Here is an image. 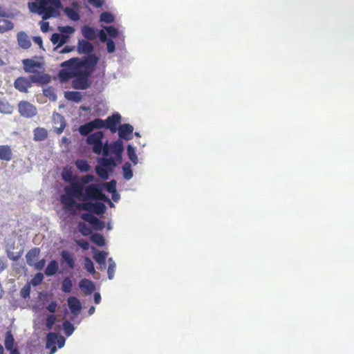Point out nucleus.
Instances as JSON below:
<instances>
[{
  "label": "nucleus",
  "instance_id": "1",
  "mask_svg": "<svg viewBox=\"0 0 354 354\" xmlns=\"http://www.w3.org/2000/svg\"><path fill=\"white\" fill-rule=\"evenodd\" d=\"M62 176L65 182L70 183V185L64 187L65 194L60 196V201L66 209H73L75 198L80 201L107 200V196L102 192L99 185L90 183L95 179L93 175L73 176L71 171L68 170L63 171Z\"/></svg>",
  "mask_w": 354,
  "mask_h": 354
},
{
  "label": "nucleus",
  "instance_id": "2",
  "mask_svg": "<svg viewBox=\"0 0 354 354\" xmlns=\"http://www.w3.org/2000/svg\"><path fill=\"white\" fill-rule=\"evenodd\" d=\"M99 58L90 55L82 58L73 57L61 64L62 68L58 73L61 82L74 78L72 86L75 89L84 90L90 87L89 77L95 71Z\"/></svg>",
  "mask_w": 354,
  "mask_h": 354
},
{
  "label": "nucleus",
  "instance_id": "3",
  "mask_svg": "<svg viewBox=\"0 0 354 354\" xmlns=\"http://www.w3.org/2000/svg\"><path fill=\"white\" fill-rule=\"evenodd\" d=\"M28 7L31 12L38 14L46 20L59 15L62 3L60 0H35L28 2Z\"/></svg>",
  "mask_w": 354,
  "mask_h": 354
},
{
  "label": "nucleus",
  "instance_id": "4",
  "mask_svg": "<svg viewBox=\"0 0 354 354\" xmlns=\"http://www.w3.org/2000/svg\"><path fill=\"white\" fill-rule=\"evenodd\" d=\"M22 63L25 72L32 73L30 75V80L33 83L44 84L49 82V75L39 71V69L41 70L42 68L41 64L39 62L31 59H24L22 60Z\"/></svg>",
  "mask_w": 354,
  "mask_h": 354
},
{
  "label": "nucleus",
  "instance_id": "5",
  "mask_svg": "<svg viewBox=\"0 0 354 354\" xmlns=\"http://www.w3.org/2000/svg\"><path fill=\"white\" fill-rule=\"evenodd\" d=\"M100 200H88L86 201H82L81 203H77L74 204V207H75L78 210H85L88 212L94 213L97 215H102L106 211V206L104 203L99 202ZM102 201V200H100ZM106 201H109L110 204L112 205V203L109 200Z\"/></svg>",
  "mask_w": 354,
  "mask_h": 354
},
{
  "label": "nucleus",
  "instance_id": "6",
  "mask_svg": "<svg viewBox=\"0 0 354 354\" xmlns=\"http://www.w3.org/2000/svg\"><path fill=\"white\" fill-rule=\"evenodd\" d=\"M18 109L20 115L25 118H32L37 114L36 107L27 101H21Z\"/></svg>",
  "mask_w": 354,
  "mask_h": 354
},
{
  "label": "nucleus",
  "instance_id": "7",
  "mask_svg": "<svg viewBox=\"0 0 354 354\" xmlns=\"http://www.w3.org/2000/svg\"><path fill=\"white\" fill-rule=\"evenodd\" d=\"M121 115L118 113H113L109 116L105 120V128L110 130L113 133H115L121 123Z\"/></svg>",
  "mask_w": 354,
  "mask_h": 354
},
{
  "label": "nucleus",
  "instance_id": "8",
  "mask_svg": "<svg viewBox=\"0 0 354 354\" xmlns=\"http://www.w3.org/2000/svg\"><path fill=\"white\" fill-rule=\"evenodd\" d=\"M108 148L109 154L111 153L115 154V160H117L119 163H121L122 155L124 150L122 140L119 139L111 144H108Z\"/></svg>",
  "mask_w": 354,
  "mask_h": 354
},
{
  "label": "nucleus",
  "instance_id": "9",
  "mask_svg": "<svg viewBox=\"0 0 354 354\" xmlns=\"http://www.w3.org/2000/svg\"><path fill=\"white\" fill-rule=\"evenodd\" d=\"M81 218L84 221L89 223L96 230H102L104 227V223L103 221H100L96 216L90 213L82 214Z\"/></svg>",
  "mask_w": 354,
  "mask_h": 354
},
{
  "label": "nucleus",
  "instance_id": "10",
  "mask_svg": "<svg viewBox=\"0 0 354 354\" xmlns=\"http://www.w3.org/2000/svg\"><path fill=\"white\" fill-rule=\"evenodd\" d=\"M32 83L33 82L30 80V78L28 79L24 77H19L15 80L14 86L17 90L21 93H27L28 89L32 86Z\"/></svg>",
  "mask_w": 354,
  "mask_h": 354
},
{
  "label": "nucleus",
  "instance_id": "11",
  "mask_svg": "<svg viewBox=\"0 0 354 354\" xmlns=\"http://www.w3.org/2000/svg\"><path fill=\"white\" fill-rule=\"evenodd\" d=\"M118 131L120 140H129L132 138L131 135L133 131V127L129 124H123L120 125Z\"/></svg>",
  "mask_w": 354,
  "mask_h": 354
},
{
  "label": "nucleus",
  "instance_id": "12",
  "mask_svg": "<svg viewBox=\"0 0 354 354\" xmlns=\"http://www.w3.org/2000/svg\"><path fill=\"white\" fill-rule=\"evenodd\" d=\"M77 51L79 54H86L87 56L92 55L93 51V44L84 39H80L77 46Z\"/></svg>",
  "mask_w": 354,
  "mask_h": 354
},
{
  "label": "nucleus",
  "instance_id": "13",
  "mask_svg": "<svg viewBox=\"0 0 354 354\" xmlns=\"http://www.w3.org/2000/svg\"><path fill=\"white\" fill-rule=\"evenodd\" d=\"M39 254L40 249L39 248H33L30 249L26 254L28 265L32 267L38 260Z\"/></svg>",
  "mask_w": 354,
  "mask_h": 354
},
{
  "label": "nucleus",
  "instance_id": "14",
  "mask_svg": "<svg viewBox=\"0 0 354 354\" xmlns=\"http://www.w3.org/2000/svg\"><path fill=\"white\" fill-rule=\"evenodd\" d=\"M68 304L71 313L75 315H77L82 309L81 304L75 297H70L68 299Z\"/></svg>",
  "mask_w": 354,
  "mask_h": 354
},
{
  "label": "nucleus",
  "instance_id": "15",
  "mask_svg": "<svg viewBox=\"0 0 354 354\" xmlns=\"http://www.w3.org/2000/svg\"><path fill=\"white\" fill-rule=\"evenodd\" d=\"M17 41L20 47L28 49L31 46V41L26 32L21 31L17 33Z\"/></svg>",
  "mask_w": 354,
  "mask_h": 354
},
{
  "label": "nucleus",
  "instance_id": "16",
  "mask_svg": "<svg viewBox=\"0 0 354 354\" xmlns=\"http://www.w3.org/2000/svg\"><path fill=\"white\" fill-rule=\"evenodd\" d=\"M66 262L70 269L75 268V259L72 254L67 250L61 252V263Z\"/></svg>",
  "mask_w": 354,
  "mask_h": 354
},
{
  "label": "nucleus",
  "instance_id": "17",
  "mask_svg": "<svg viewBox=\"0 0 354 354\" xmlns=\"http://www.w3.org/2000/svg\"><path fill=\"white\" fill-rule=\"evenodd\" d=\"M58 339V334L55 333H49L46 336V348H50V353L56 351L55 344Z\"/></svg>",
  "mask_w": 354,
  "mask_h": 354
},
{
  "label": "nucleus",
  "instance_id": "18",
  "mask_svg": "<svg viewBox=\"0 0 354 354\" xmlns=\"http://www.w3.org/2000/svg\"><path fill=\"white\" fill-rule=\"evenodd\" d=\"M93 145V151L96 154L103 153L104 156H109L108 142L103 145L102 141L95 143Z\"/></svg>",
  "mask_w": 354,
  "mask_h": 354
},
{
  "label": "nucleus",
  "instance_id": "19",
  "mask_svg": "<svg viewBox=\"0 0 354 354\" xmlns=\"http://www.w3.org/2000/svg\"><path fill=\"white\" fill-rule=\"evenodd\" d=\"M80 288L84 290L87 294H91L95 290V285L89 279H82L79 283Z\"/></svg>",
  "mask_w": 354,
  "mask_h": 354
},
{
  "label": "nucleus",
  "instance_id": "20",
  "mask_svg": "<svg viewBox=\"0 0 354 354\" xmlns=\"http://www.w3.org/2000/svg\"><path fill=\"white\" fill-rule=\"evenodd\" d=\"M12 152L8 145H0V159L9 161L12 159Z\"/></svg>",
  "mask_w": 354,
  "mask_h": 354
},
{
  "label": "nucleus",
  "instance_id": "21",
  "mask_svg": "<svg viewBox=\"0 0 354 354\" xmlns=\"http://www.w3.org/2000/svg\"><path fill=\"white\" fill-rule=\"evenodd\" d=\"M34 140L35 141H43L48 136V131L44 128L37 127L33 131Z\"/></svg>",
  "mask_w": 354,
  "mask_h": 354
},
{
  "label": "nucleus",
  "instance_id": "22",
  "mask_svg": "<svg viewBox=\"0 0 354 354\" xmlns=\"http://www.w3.org/2000/svg\"><path fill=\"white\" fill-rule=\"evenodd\" d=\"M82 35L89 40H93L97 37L96 32L94 28L88 26H84L82 28Z\"/></svg>",
  "mask_w": 354,
  "mask_h": 354
},
{
  "label": "nucleus",
  "instance_id": "23",
  "mask_svg": "<svg viewBox=\"0 0 354 354\" xmlns=\"http://www.w3.org/2000/svg\"><path fill=\"white\" fill-rule=\"evenodd\" d=\"M59 268L58 263L56 260H52L50 261L46 270H45V274L47 276H53L55 275Z\"/></svg>",
  "mask_w": 354,
  "mask_h": 354
},
{
  "label": "nucleus",
  "instance_id": "24",
  "mask_svg": "<svg viewBox=\"0 0 354 354\" xmlns=\"http://www.w3.org/2000/svg\"><path fill=\"white\" fill-rule=\"evenodd\" d=\"M104 137V133L102 131H97L87 137V143L92 145L95 143H97L102 141Z\"/></svg>",
  "mask_w": 354,
  "mask_h": 354
},
{
  "label": "nucleus",
  "instance_id": "25",
  "mask_svg": "<svg viewBox=\"0 0 354 354\" xmlns=\"http://www.w3.org/2000/svg\"><path fill=\"white\" fill-rule=\"evenodd\" d=\"M66 36L59 33H53L51 36L50 40L53 44H57V46H61L66 41Z\"/></svg>",
  "mask_w": 354,
  "mask_h": 354
},
{
  "label": "nucleus",
  "instance_id": "26",
  "mask_svg": "<svg viewBox=\"0 0 354 354\" xmlns=\"http://www.w3.org/2000/svg\"><path fill=\"white\" fill-rule=\"evenodd\" d=\"M65 97L75 102H79L82 100V95L78 91H66L65 92Z\"/></svg>",
  "mask_w": 354,
  "mask_h": 354
},
{
  "label": "nucleus",
  "instance_id": "27",
  "mask_svg": "<svg viewBox=\"0 0 354 354\" xmlns=\"http://www.w3.org/2000/svg\"><path fill=\"white\" fill-rule=\"evenodd\" d=\"M75 166L82 172H87L91 169V166L86 160L78 159L75 161Z\"/></svg>",
  "mask_w": 354,
  "mask_h": 354
},
{
  "label": "nucleus",
  "instance_id": "28",
  "mask_svg": "<svg viewBox=\"0 0 354 354\" xmlns=\"http://www.w3.org/2000/svg\"><path fill=\"white\" fill-rule=\"evenodd\" d=\"M14 28L13 23L8 19L0 20V33L11 30Z\"/></svg>",
  "mask_w": 354,
  "mask_h": 354
},
{
  "label": "nucleus",
  "instance_id": "29",
  "mask_svg": "<svg viewBox=\"0 0 354 354\" xmlns=\"http://www.w3.org/2000/svg\"><path fill=\"white\" fill-rule=\"evenodd\" d=\"M127 153L128 158L131 160V161L134 165H136L138 162V156L136 153V150H135L134 147H133L131 145H129L127 146Z\"/></svg>",
  "mask_w": 354,
  "mask_h": 354
},
{
  "label": "nucleus",
  "instance_id": "30",
  "mask_svg": "<svg viewBox=\"0 0 354 354\" xmlns=\"http://www.w3.org/2000/svg\"><path fill=\"white\" fill-rule=\"evenodd\" d=\"M15 344V339L13 335L10 332L6 333V338H5V347L8 351L13 350V346Z\"/></svg>",
  "mask_w": 354,
  "mask_h": 354
},
{
  "label": "nucleus",
  "instance_id": "31",
  "mask_svg": "<svg viewBox=\"0 0 354 354\" xmlns=\"http://www.w3.org/2000/svg\"><path fill=\"white\" fill-rule=\"evenodd\" d=\"M91 241L98 246H104L105 245V239L100 234H93L91 236Z\"/></svg>",
  "mask_w": 354,
  "mask_h": 354
},
{
  "label": "nucleus",
  "instance_id": "32",
  "mask_svg": "<svg viewBox=\"0 0 354 354\" xmlns=\"http://www.w3.org/2000/svg\"><path fill=\"white\" fill-rule=\"evenodd\" d=\"M73 283L69 277H65L62 283V290L64 292L68 293L71 291Z\"/></svg>",
  "mask_w": 354,
  "mask_h": 354
},
{
  "label": "nucleus",
  "instance_id": "33",
  "mask_svg": "<svg viewBox=\"0 0 354 354\" xmlns=\"http://www.w3.org/2000/svg\"><path fill=\"white\" fill-rule=\"evenodd\" d=\"M106 255H107L106 252H105L104 251H97L94 254L93 257H94V259L95 260V261L97 263H98L99 264L105 265Z\"/></svg>",
  "mask_w": 354,
  "mask_h": 354
},
{
  "label": "nucleus",
  "instance_id": "34",
  "mask_svg": "<svg viewBox=\"0 0 354 354\" xmlns=\"http://www.w3.org/2000/svg\"><path fill=\"white\" fill-rule=\"evenodd\" d=\"M95 172L100 178L104 180H106L109 178L108 170L103 166H96Z\"/></svg>",
  "mask_w": 354,
  "mask_h": 354
},
{
  "label": "nucleus",
  "instance_id": "35",
  "mask_svg": "<svg viewBox=\"0 0 354 354\" xmlns=\"http://www.w3.org/2000/svg\"><path fill=\"white\" fill-rule=\"evenodd\" d=\"M115 158L114 159L113 157L110 158H101L100 162L103 167H115L116 166Z\"/></svg>",
  "mask_w": 354,
  "mask_h": 354
},
{
  "label": "nucleus",
  "instance_id": "36",
  "mask_svg": "<svg viewBox=\"0 0 354 354\" xmlns=\"http://www.w3.org/2000/svg\"><path fill=\"white\" fill-rule=\"evenodd\" d=\"M93 131V129L89 122L83 125H81L79 128L80 134L84 136L88 135Z\"/></svg>",
  "mask_w": 354,
  "mask_h": 354
},
{
  "label": "nucleus",
  "instance_id": "37",
  "mask_svg": "<svg viewBox=\"0 0 354 354\" xmlns=\"http://www.w3.org/2000/svg\"><path fill=\"white\" fill-rule=\"evenodd\" d=\"M63 328H64V333L67 337L71 336L75 330V328H74L73 324H71L68 320H66L65 322H64Z\"/></svg>",
  "mask_w": 354,
  "mask_h": 354
},
{
  "label": "nucleus",
  "instance_id": "38",
  "mask_svg": "<svg viewBox=\"0 0 354 354\" xmlns=\"http://www.w3.org/2000/svg\"><path fill=\"white\" fill-rule=\"evenodd\" d=\"M84 268L91 274L95 272L93 263L88 257L84 258Z\"/></svg>",
  "mask_w": 354,
  "mask_h": 354
},
{
  "label": "nucleus",
  "instance_id": "39",
  "mask_svg": "<svg viewBox=\"0 0 354 354\" xmlns=\"http://www.w3.org/2000/svg\"><path fill=\"white\" fill-rule=\"evenodd\" d=\"M79 232L84 236H88L91 234V229L84 223L80 222L77 225Z\"/></svg>",
  "mask_w": 354,
  "mask_h": 354
},
{
  "label": "nucleus",
  "instance_id": "40",
  "mask_svg": "<svg viewBox=\"0 0 354 354\" xmlns=\"http://www.w3.org/2000/svg\"><path fill=\"white\" fill-rule=\"evenodd\" d=\"M116 265L111 258L109 259V267L107 270L108 277L109 279H113L115 270Z\"/></svg>",
  "mask_w": 354,
  "mask_h": 354
},
{
  "label": "nucleus",
  "instance_id": "41",
  "mask_svg": "<svg viewBox=\"0 0 354 354\" xmlns=\"http://www.w3.org/2000/svg\"><path fill=\"white\" fill-rule=\"evenodd\" d=\"M123 169V176L126 180H129L133 177V171L131 169V165L129 163H125L122 167Z\"/></svg>",
  "mask_w": 354,
  "mask_h": 354
},
{
  "label": "nucleus",
  "instance_id": "42",
  "mask_svg": "<svg viewBox=\"0 0 354 354\" xmlns=\"http://www.w3.org/2000/svg\"><path fill=\"white\" fill-rule=\"evenodd\" d=\"M65 12L66 15L73 21H78L80 19V15L73 8H66L65 9Z\"/></svg>",
  "mask_w": 354,
  "mask_h": 354
},
{
  "label": "nucleus",
  "instance_id": "43",
  "mask_svg": "<svg viewBox=\"0 0 354 354\" xmlns=\"http://www.w3.org/2000/svg\"><path fill=\"white\" fill-rule=\"evenodd\" d=\"M93 129L105 128V122L101 118H96L89 122Z\"/></svg>",
  "mask_w": 354,
  "mask_h": 354
},
{
  "label": "nucleus",
  "instance_id": "44",
  "mask_svg": "<svg viewBox=\"0 0 354 354\" xmlns=\"http://www.w3.org/2000/svg\"><path fill=\"white\" fill-rule=\"evenodd\" d=\"M100 21L106 23H111L114 20L113 16L107 12H104L100 15Z\"/></svg>",
  "mask_w": 354,
  "mask_h": 354
},
{
  "label": "nucleus",
  "instance_id": "45",
  "mask_svg": "<svg viewBox=\"0 0 354 354\" xmlns=\"http://www.w3.org/2000/svg\"><path fill=\"white\" fill-rule=\"evenodd\" d=\"M44 279V275L42 273H37L31 280V284L34 286L39 285Z\"/></svg>",
  "mask_w": 354,
  "mask_h": 354
},
{
  "label": "nucleus",
  "instance_id": "46",
  "mask_svg": "<svg viewBox=\"0 0 354 354\" xmlns=\"http://www.w3.org/2000/svg\"><path fill=\"white\" fill-rule=\"evenodd\" d=\"M104 186L109 192L112 194H115L116 192V182L115 180H112L109 183H105Z\"/></svg>",
  "mask_w": 354,
  "mask_h": 354
},
{
  "label": "nucleus",
  "instance_id": "47",
  "mask_svg": "<svg viewBox=\"0 0 354 354\" xmlns=\"http://www.w3.org/2000/svg\"><path fill=\"white\" fill-rule=\"evenodd\" d=\"M56 322V317L54 315H48L46 319V326L48 330L52 329L53 325Z\"/></svg>",
  "mask_w": 354,
  "mask_h": 354
},
{
  "label": "nucleus",
  "instance_id": "48",
  "mask_svg": "<svg viewBox=\"0 0 354 354\" xmlns=\"http://www.w3.org/2000/svg\"><path fill=\"white\" fill-rule=\"evenodd\" d=\"M0 113H10V106L9 104L6 102H4L2 100H0Z\"/></svg>",
  "mask_w": 354,
  "mask_h": 354
},
{
  "label": "nucleus",
  "instance_id": "49",
  "mask_svg": "<svg viewBox=\"0 0 354 354\" xmlns=\"http://www.w3.org/2000/svg\"><path fill=\"white\" fill-rule=\"evenodd\" d=\"M106 30L107 34L111 37H116L118 35V29L112 26L106 27Z\"/></svg>",
  "mask_w": 354,
  "mask_h": 354
},
{
  "label": "nucleus",
  "instance_id": "50",
  "mask_svg": "<svg viewBox=\"0 0 354 354\" xmlns=\"http://www.w3.org/2000/svg\"><path fill=\"white\" fill-rule=\"evenodd\" d=\"M46 264V260L44 259H41L39 261H36V263L32 266L37 270H41Z\"/></svg>",
  "mask_w": 354,
  "mask_h": 354
},
{
  "label": "nucleus",
  "instance_id": "51",
  "mask_svg": "<svg viewBox=\"0 0 354 354\" xmlns=\"http://www.w3.org/2000/svg\"><path fill=\"white\" fill-rule=\"evenodd\" d=\"M30 286L29 285H26L25 286H24V288L21 290V296L23 297V298H26L27 297L29 296L30 295Z\"/></svg>",
  "mask_w": 354,
  "mask_h": 354
},
{
  "label": "nucleus",
  "instance_id": "52",
  "mask_svg": "<svg viewBox=\"0 0 354 354\" xmlns=\"http://www.w3.org/2000/svg\"><path fill=\"white\" fill-rule=\"evenodd\" d=\"M77 244L82 248L83 250H88L89 248V243L84 239H80L76 241Z\"/></svg>",
  "mask_w": 354,
  "mask_h": 354
},
{
  "label": "nucleus",
  "instance_id": "53",
  "mask_svg": "<svg viewBox=\"0 0 354 354\" xmlns=\"http://www.w3.org/2000/svg\"><path fill=\"white\" fill-rule=\"evenodd\" d=\"M106 48L109 53H113L115 50V43L112 39H109L106 41Z\"/></svg>",
  "mask_w": 354,
  "mask_h": 354
},
{
  "label": "nucleus",
  "instance_id": "54",
  "mask_svg": "<svg viewBox=\"0 0 354 354\" xmlns=\"http://www.w3.org/2000/svg\"><path fill=\"white\" fill-rule=\"evenodd\" d=\"M59 30L62 32H64V33H67V34H72L74 32L75 29L72 26H66L59 27Z\"/></svg>",
  "mask_w": 354,
  "mask_h": 354
},
{
  "label": "nucleus",
  "instance_id": "55",
  "mask_svg": "<svg viewBox=\"0 0 354 354\" xmlns=\"http://www.w3.org/2000/svg\"><path fill=\"white\" fill-rule=\"evenodd\" d=\"M88 2L96 8H100L104 4V0H88Z\"/></svg>",
  "mask_w": 354,
  "mask_h": 354
},
{
  "label": "nucleus",
  "instance_id": "56",
  "mask_svg": "<svg viewBox=\"0 0 354 354\" xmlns=\"http://www.w3.org/2000/svg\"><path fill=\"white\" fill-rule=\"evenodd\" d=\"M57 308V302L53 301H51L47 306L46 309L50 313H55Z\"/></svg>",
  "mask_w": 354,
  "mask_h": 354
},
{
  "label": "nucleus",
  "instance_id": "57",
  "mask_svg": "<svg viewBox=\"0 0 354 354\" xmlns=\"http://www.w3.org/2000/svg\"><path fill=\"white\" fill-rule=\"evenodd\" d=\"M40 28H41V31H43L44 32H48L50 29L49 23L47 21H41L40 22Z\"/></svg>",
  "mask_w": 354,
  "mask_h": 354
},
{
  "label": "nucleus",
  "instance_id": "58",
  "mask_svg": "<svg viewBox=\"0 0 354 354\" xmlns=\"http://www.w3.org/2000/svg\"><path fill=\"white\" fill-rule=\"evenodd\" d=\"M57 345L59 348H62L65 344V339L62 336L58 335V339H57Z\"/></svg>",
  "mask_w": 354,
  "mask_h": 354
},
{
  "label": "nucleus",
  "instance_id": "59",
  "mask_svg": "<svg viewBox=\"0 0 354 354\" xmlns=\"http://www.w3.org/2000/svg\"><path fill=\"white\" fill-rule=\"evenodd\" d=\"M99 37H100V39L102 42H106L107 41V37H106V34L104 32V30H100V33H99Z\"/></svg>",
  "mask_w": 354,
  "mask_h": 354
},
{
  "label": "nucleus",
  "instance_id": "60",
  "mask_svg": "<svg viewBox=\"0 0 354 354\" xmlns=\"http://www.w3.org/2000/svg\"><path fill=\"white\" fill-rule=\"evenodd\" d=\"M94 302L95 304H99L101 301V296L99 292H95L93 296Z\"/></svg>",
  "mask_w": 354,
  "mask_h": 354
},
{
  "label": "nucleus",
  "instance_id": "61",
  "mask_svg": "<svg viewBox=\"0 0 354 354\" xmlns=\"http://www.w3.org/2000/svg\"><path fill=\"white\" fill-rule=\"evenodd\" d=\"M74 48H75L74 46L71 47L68 46H66L60 52L62 53H69V52L72 51Z\"/></svg>",
  "mask_w": 354,
  "mask_h": 354
},
{
  "label": "nucleus",
  "instance_id": "62",
  "mask_svg": "<svg viewBox=\"0 0 354 354\" xmlns=\"http://www.w3.org/2000/svg\"><path fill=\"white\" fill-rule=\"evenodd\" d=\"M34 41L35 43H37V44L39 45H41L42 44V39L41 37H34Z\"/></svg>",
  "mask_w": 354,
  "mask_h": 354
},
{
  "label": "nucleus",
  "instance_id": "63",
  "mask_svg": "<svg viewBox=\"0 0 354 354\" xmlns=\"http://www.w3.org/2000/svg\"><path fill=\"white\" fill-rule=\"evenodd\" d=\"M112 198L114 201H118V200L119 199V196L116 194V192L115 194H113Z\"/></svg>",
  "mask_w": 354,
  "mask_h": 354
},
{
  "label": "nucleus",
  "instance_id": "64",
  "mask_svg": "<svg viewBox=\"0 0 354 354\" xmlns=\"http://www.w3.org/2000/svg\"><path fill=\"white\" fill-rule=\"evenodd\" d=\"M10 354H20L17 348L10 351Z\"/></svg>",
  "mask_w": 354,
  "mask_h": 354
}]
</instances>
